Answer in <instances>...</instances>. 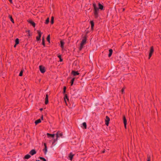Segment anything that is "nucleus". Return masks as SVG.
I'll use <instances>...</instances> for the list:
<instances>
[{
	"label": "nucleus",
	"instance_id": "obj_1",
	"mask_svg": "<svg viewBox=\"0 0 161 161\" xmlns=\"http://www.w3.org/2000/svg\"><path fill=\"white\" fill-rule=\"evenodd\" d=\"M92 5L94 8L95 17L96 18H97L98 16L99 9L97 7V5L95 3H93Z\"/></svg>",
	"mask_w": 161,
	"mask_h": 161
},
{
	"label": "nucleus",
	"instance_id": "obj_2",
	"mask_svg": "<svg viewBox=\"0 0 161 161\" xmlns=\"http://www.w3.org/2000/svg\"><path fill=\"white\" fill-rule=\"evenodd\" d=\"M86 38H83L80 44V46L79 48L80 51H81L83 48V46L86 44Z\"/></svg>",
	"mask_w": 161,
	"mask_h": 161
},
{
	"label": "nucleus",
	"instance_id": "obj_3",
	"mask_svg": "<svg viewBox=\"0 0 161 161\" xmlns=\"http://www.w3.org/2000/svg\"><path fill=\"white\" fill-rule=\"evenodd\" d=\"M37 33L38 34V36H37L36 37V39L37 41H38L40 40V38L42 34V33L39 30L37 31Z\"/></svg>",
	"mask_w": 161,
	"mask_h": 161
},
{
	"label": "nucleus",
	"instance_id": "obj_4",
	"mask_svg": "<svg viewBox=\"0 0 161 161\" xmlns=\"http://www.w3.org/2000/svg\"><path fill=\"white\" fill-rule=\"evenodd\" d=\"M154 52L153 47V46L151 47L150 52L149 54V59H150Z\"/></svg>",
	"mask_w": 161,
	"mask_h": 161
},
{
	"label": "nucleus",
	"instance_id": "obj_5",
	"mask_svg": "<svg viewBox=\"0 0 161 161\" xmlns=\"http://www.w3.org/2000/svg\"><path fill=\"white\" fill-rule=\"evenodd\" d=\"M39 68L40 71L42 73H43L45 72L46 70L44 66L42 65H40Z\"/></svg>",
	"mask_w": 161,
	"mask_h": 161
},
{
	"label": "nucleus",
	"instance_id": "obj_6",
	"mask_svg": "<svg viewBox=\"0 0 161 161\" xmlns=\"http://www.w3.org/2000/svg\"><path fill=\"white\" fill-rule=\"evenodd\" d=\"M110 121V119L108 116H106V119L105 120V124L106 125L108 126L109 124V121Z\"/></svg>",
	"mask_w": 161,
	"mask_h": 161
},
{
	"label": "nucleus",
	"instance_id": "obj_7",
	"mask_svg": "<svg viewBox=\"0 0 161 161\" xmlns=\"http://www.w3.org/2000/svg\"><path fill=\"white\" fill-rule=\"evenodd\" d=\"M123 119L125 127V129H126L127 120L125 117L124 116H123Z\"/></svg>",
	"mask_w": 161,
	"mask_h": 161
},
{
	"label": "nucleus",
	"instance_id": "obj_8",
	"mask_svg": "<svg viewBox=\"0 0 161 161\" xmlns=\"http://www.w3.org/2000/svg\"><path fill=\"white\" fill-rule=\"evenodd\" d=\"M44 148L43 149L45 154H46L47 152V146L46 143H44Z\"/></svg>",
	"mask_w": 161,
	"mask_h": 161
},
{
	"label": "nucleus",
	"instance_id": "obj_9",
	"mask_svg": "<svg viewBox=\"0 0 161 161\" xmlns=\"http://www.w3.org/2000/svg\"><path fill=\"white\" fill-rule=\"evenodd\" d=\"M56 135V137H57V138H58L60 136L62 137L63 135V134L62 132H60V131H58L57 132Z\"/></svg>",
	"mask_w": 161,
	"mask_h": 161
},
{
	"label": "nucleus",
	"instance_id": "obj_10",
	"mask_svg": "<svg viewBox=\"0 0 161 161\" xmlns=\"http://www.w3.org/2000/svg\"><path fill=\"white\" fill-rule=\"evenodd\" d=\"M71 74L73 75L74 76H75L77 75H79V73L78 72V71H76L74 70H73L72 71Z\"/></svg>",
	"mask_w": 161,
	"mask_h": 161
},
{
	"label": "nucleus",
	"instance_id": "obj_11",
	"mask_svg": "<svg viewBox=\"0 0 161 161\" xmlns=\"http://www.w3.org/2000/svg\"><path fill=\"white\" fill-rule=\"evenodd\" d=\"M64 98L65 102V103L66 104V105H67L66 100L67 99V100L69 101V99L68 97L67 94H64Z\"/></svg>",
	"mask_w": 161,
	"mask_h": 161
},
{
	"label": "nucleus",
	"instance_id": "obj_12",
	"mask_svg": "<svg viewBox=\"0 0 161 161\" xmlns=\"http://www.w3.org/2000/svg\"><path fill=\"white\" fill-rule=\"evenodd\" d=\"M36 151L35 149H32L30 151L29 153L31 155H33L36 154Z\"/></svg>",
	"mask_w": 161,
	"mask_h": 161
},
{
	"label": "nucleus",
	"instance_id": "obj_13",
	"mask_svg": "<svg viewBox=\"0 0 161 161\" xmlns=\"http://www.w3.org/2000/svg\"><path fill=\"white\" fill-rule=\"evenodd\" d=\"M48 103V95L47 94H46V97L45 98V103L47 104Z\"/></svg>",
	"mask_w": 161,
	"mask_h": 161
},
{
	"label": "nucleus",
	"instance_id": "obj_14",
	"mask_svg": "<svg viewBox=\"0 0 161 161\" xmlns=\"http://www.w3.org/2000/svg\"><path fill=\"white\" fill-rule=\"evenodd\" d=\"M47 136L48 137H51L52 138H54L55 135V134H50L49 133H47Z\"/></svg>",
	"mask_w": 161,
	"mask_h": 161
},
{
	"label": "nucleus",
	"instance_id": "obj_15",
	"mask_svg": "<svg viewBox=\"0 0 161 161\" xmlns=\"http://www.w3.org/2000/svg\"><path fill=\"white\" fill-rule=\"evenodd\" d=\"M28 22L31 24L34 27H35L36 26V24L35 22L33 21L32 20H29Z\"/></svg>",
	"mask_w": 161,
	"mask_h": 161
},
{
	"label": "nucleus",
	"instance_id": "obj_16",
	"mask_svg": "<svg viewBox=\"0 0 161 161\" xmlns=\"http://www.w3.org/2000/svg\"><path fill=\"white\" fill-rule=\"evenodd\" d=\"M98 6L99 7V9H100L101 10H103V5H102L100 3H99L98 4Z\"/></svg>",
	"mask_w": 161,
	"mask_h": 161
},
{
	"label": "nucleus",
	"instance_id": "obj_17",
	"mask_svg": "<svg viewBox=\"0 0 161 161\" xmlns=\"http://www.w3.org/2000/svg\"><path fill=\"white\" fill-rule=\"evenodd\" d=\"M60 44H61V47L63 49L64 48V42L63 41H60Z\"/></svg>",
	"mask_w": 161,
	"mask_h": 161
},
{
	"label": "nucleus",
	"instance_id": "obj_18",
	"mask_svg": "<svg viewBox=\"0 0 161 161\" xmlns=\"http://www.w3.org/2000/svg\"><path fill=\"white\" fill-rule=\"evenodd\" d=\"M90 24L91 25V27L92 30H93V27L94 26V23L93 21H90Z\"/></svg>",
	"mask_w": 161,
	"mask_h": 161
},
{
	"label": "nucleus",
	"instance_id": "obj_19",
	"mask_svg": "<svg viewBox=\"0 0 161 161\" xmlns=\"http://www.w3.org/2000/svg\"><path fill=\"white\" fill-rule=\"evenodd\" d=\"M73 156L74 155L73 154L71 153H70L69 156V159L70 160H72Z\"/></svg>",
	"mask_w": 161,
	"mask_h": 161
},
{
	"label": "nucleus",
	"instance_id": "obj_20",
	"mask_svg": "<svg viewBox=\"0 0 161 161\" xmlns=\"http://www.w3.org/2000/svg\"><path fill=\"white\" fill-rule=\"evenodd\" d=\"M8 18L10 19V20L13 23H14V21L13 19L12 18V16L10 15H9Z\"/></svg>",
	"mask_w": 161,
	"mask_h": 161
},
{
	"label": "nucleus",
	"instance_id": "obj_21",
	"mask_svg": "<svg viewBox=\"0 0 161 161\" xmlns=\"http://www.w3.org/2000/svg\"><path fill=\"white\" fill-rule=\"evenodd\" d=\"M109 54H108V57H111V55H112V54L113 50L112 49H110L109 50Z\"/></svg>",
	"mask_w": 161,
	"mask_h": 161
},
{
	"label": "nucleus",
	"instance_id": "obj_22",
	"mask_svg": "<svg viewBox=\"0 0 161 161\" xmlns=\"http://www.w3.org/2000/svg\"><path fill=\"white\" fill-rule=\"evenodd\" d=\"M41 122V120L40 119H39L37 120H36L35 121V124H36V125H37V124L40 123V122Z\"/></svg>",
	"mask_w": 161,
	"mask_h": 161
},
{
	"label": "nucleus",
	"instance_id": "obj_23",
	"mask_svg": "<svg viewBox=\"0 0 161 161\" xmlns=\"http://www.w3.org/2000/svg\"><path fill=\"white\" fill-rule=\"evenodd\" d=\"M31 157L30 155L29 154H27L25 155L24 157V158L25 159H28Z\"/></svg>",
	"mask_w": 161,
	"mask_h": 161
},
{
	"label": "nucleus",
	"instance_id": "obj_24",
	"mask_svg": "<svg viewBox=\"0 0 161 161\" xmlns=\"http://www.w3.org/2000/svg\"><path fill=\"white\" fill-rule=\"evenodd\" d=\"M42 44L44 47L45 46V39L44 37H42Z\"/></svg>",
	"mask_w": 161,
	"mask_h": 161
},
{
	"label": "nucleus",
	"instance_id": "obj_25",
	"mask_svg": "<svg viewBox=\"0 0 161 161\" xmlns=\"http://www.w3.org/2000/svg\"><path fill=\"white\" fill-rule=\"evenodd\" d=\"M54 18L53 16H52L51 19V23L52 24H53Z\"/></svg>",
	"mask_w": 161,
	"mask_h": 161
},
{
	"label": "nucleus",
	"instance_id": "obj_26",
	"mask_svg": "<svg viewBox=\"0 0 161 161\" xmlns=\"http://www.w3.org/2000/svg\"><path fill=\"white\" fill-rule=\"evenodd\" d=\"M19 41L18 38H16L15 40V43H16V45H17L19 43Z\"/></svg>",
	"mask_w": 161,
	"mask_h": 161
},
{
	"label": "nucleus",
	"instance_id": "obj_27",
	"mask_svg": "<svg viewBox=\"0 0 161 161\" xmlns=\"http://www.w3.org/2000/svg\"><path fill=\"white\" fill-rule=\"evenodd\" d=\"M75 78H73L71 80L70 83H71V85L72 86L74 83V81L75 80Z\"/></svg>",
	"mask_w": 161,
	"mask_h": 161
},
{
	"label": "nucleus",
	"instance_id": "obj_28",
	"mask_svg": "<svg viewBox=\"0 0 161 161\" xmlns=\"http://www.w3.org/2000/svg\"><path fill=\"white\" fill-rule=\"evenodd\" d=\"M47 41L49 42V43H50V35H48L47 38Z\"/></svg>",
	"mask_w": 161,
	"mask_h": 161
},
{
	"label": "nucleus",
	"instance_id": "obj_29",
	"mask_svg": "<svg viewBox=\"0 0 161 161\" xmlns=\"http://www.w3.org/2000/svg\"><path fill=\"white\" fill-rule=\"evenodd\" d=\"M49 18H48L46 20V21L45 22V23L46 24H47L49 22Z\"/></svg>",
	"mask_w": 161,
	"mask_h": 161
},
{
	"label": "nucleus",
	"instance_id": "obj_30",
	"mask_svg": "<svg viewBox=\"0 0 161 161\" xmlns=\"http://www.w3.org/2000/svg\"><path fill=\"white\" fill-rule=\"evenodd\" d=\"M82 125L83 126H84L85 128V129H86V122H83V123H82Z\"/></svg>",
	"mask_w": 161,
	"mask_h": 161
},
{
	"label": "nucleus",
	"instance_id": "obj_31",
	"mask_svg": "<svg viewBox=\"0 0 161 161\" xmlns=\"http://www.w3.org/2000/svg\"><path fill=\"white\" fill-rule=\"evenodd\" d=\"M39 158L43 161H46V160L43 157H40Z\"/></svg>",
	"mask_w": 161,
	"mask_h": 161
},
{
	"label": "nucleus",
	"instance_id": "obj_32",
	"mask_svg": "<svg viewBox=\"0 0 161 161\" xmlns=\"http://www.w3.org/2000/svg\"><path fill=\"white\" fill-rule=\"evenodd\" d=\"M58 58H59L60 59V62H62L63 61V59L61 58V56L60 55H58Z\"/></svg>",
	"mask_w": 161,
	"mask_h": 161
},
{
	"label": "nucleus",
	"instance_id": "obj_33",
	"mask_svg": "<svg viewBox=\"0 0 161 161\" xmlns=\"http://www.w3.org/2000/svg\"><path fill=\"white\" fill-rule=\"evenodd\" d=\"M58 138H57V137H56V139H54L53 142L52 143L53 144L54 143H55L58 140Z\"/></svg>",
	"mask_w": 161,
	"mask_h": 161
},
{
	"label": "nucleus",
	"instance_id": "obj_34",
	"mask_svg": "<svg viewBox=\"0 0 161 161\" xmlns=\"http://www.w3.org/2000/svg\"><path fill=\"white\" fill-rule=\"evenodd\" d=\"M125 87H123L121 90V93L122 94H124V91H125Z\"/></svg>",
	"mask_w": 161,
	"mask_h": 161
},
{
	"label": "nucleus",
	"instance_id": "obj_35",
	"mask_svg": "<svg viewBox=\"0 0 161 161\" xmlns=\"http://www.w3.org/2000/svg\"><path fill=\"white\" fill-rule=\"evenodd\" d=\"M23 70H22L19 73V76H22V75H23Z\"/></svg>",
	"mask_w": 161,
	"mask_h": 161
},
{
	"label": "nucleus",
	"instance_id": "obj_36",
	"mask_svg": "<svg viewBox=\"0 0 161 161\" xmlns=\"http://www.w3.org/2000/svg\"><path fill=\"white\" fill-rule=\"evenodd\" d=\"M66 87L65 86H64L63 88V93L64 94L66 92Z\"/></svg>",
	"mask_w": 161,
	"mask_h": 161
},
{
	"label": "nucleus",
	"instance_id": "obj_37",
	"mask_svg": "<svg viewBox=\"0 0 161 161\" xmlns=\"http://www.w3.org/2000/svg\"><path fill=\"white\" fill-rule=\"evenodd\" d=\"M151 159H150V156H147V161H150Z\"/></svg>",
	"mask_w": 161,
	"mask_h": 161
},
{
	"label": "nucleus",
	"instance_id": "obj_38",
	"mask_svg": "<svg viewBox=\"0 0 161 161\" xmlns=\"http://www.w3.org/2000/svg\"><path fill=\"white\" fill-rule=\"evenodd\" d=\"M8 0L11 3H13L12 0Z\"/></svg>",
	"mask_w": 161,
	"mask_h": 161
},
{
	"label": "nucleus",
	"instance_id": "obj_39",
	"mask_svg": "<svg viewBox=\"0 0 161 161\" xmlns=\"http://www.w3.org/2000/svg\"><path fill=\"white\" fill-rule=\"evenodd\" d=\"M43 119V115H42L41 116V119H42V120Z\"/></svg>",
	"mask_w": 161,
	"mask_h": 161
},
{
	"label": "nucleus",
	"instance_id": "obj_40",
	"mask_svg": "<svg viewBox=\"0 0 161 161\" xmlns=\"http://www.w3.org/2000/svg\"><path fill=\"white\" fill-rule=\"evenodd\" d=\"M16 45H16V43H15V44L14 46V47H16Z\"/></svg>",
	"mask_w": 161,
	"mask_h": 161
},
{
	"label": "nucleus",
	"instance_id": "obj_41",
	"mask_svg": "<svg viewBox=\"0 0 161 161\" xmlns=\"http://www.w3.org/2000/svg\"><path fill=\"white\" fill-rule=\"evenodd\" d=\"M42 110H43L42 108H41L40 109V110H41V111Z\"/></svg>",
	"mask_w": 161,
	"mask_h": 161
},
{
	"label": "nucleus",
	"instance_id": "obj_42",
	"mask_svg": "<svg viewBox=\"0 0 161 161\" xmlns=\"http://www.w3.org/2000/svg\"><path fill=\"white\" fill-rule=\"evenodd\" d=\"M125 10V8L123 9V11H124Z\"/></svg>",
	"mask_w": 161,
	"mask_h": 161
},
{
	"label": "nucleus",
	"instance_id": "obj_43",
	"mask_svg": "<svg viewBox=\"0 0 161 161\" xmlns=\"http://www.w3.org/2000/svg\"><path fill=\"white\" fill-rule=\"evenodd\" d=\"M105 153V151H103V153Z\"/></svg>",
	"mask_w": 161,
	"mask_h": 161
}]
</instances>
